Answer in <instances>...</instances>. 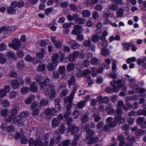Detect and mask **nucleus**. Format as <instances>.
I'll use <instances>...</instances> for the list:
<instances>
[{
  "instance_id": "nucleus-48",
  "label": "nucleus",
  "mask_w": 146,
  "mask_h": 146,
  "mask_svg": "<svg viewBox=\"0 0 146 146\" xmlns=\"http://www.w3.org/2000/svg\"><path fill=\"white\" fill-rule=\"evenodd\" d=\"M56 66L54 65L52 63H50L48 65L47 68L49 70L51 71L55 69Z\"/></svg>"
},
{
  "instance_id": "nucleus-53",
  "label": "nucleus",
  "mask_w": 146,
  "mask_h": 146,
  "mask_svg": "<svg viewBox=\"0 0 146 146\" xmlns=\"http://www.w3.org/2000/svg\"><path fill=\"white\" fill-rule=\"evenodd\" d=\"M9 102L6 99H4L2 101V104L4 107H8L9 105Z\"/></svg>"
},
{
  "instance_id": "nucleus-29",
  "label": "nucleus",
  "mask_w": 146,
  "mask_h": 146,
  "mask_svg": "<svg viewBox=\"0 0 146 146\" xmlns=\"http://www.w3.org/2000/svg\"><path fill=\"white\" fill-rule=\"evenodd\" d=\"M101 53L103 55L106 56L110 55V52L108 49L103 48L101 50Z\"/></svg>"
},
{
  "instance_id": "nucleus-56",
  "label": "nucleus",
  "mask_w": 146,
  "mask_h": 146,
  "mask_svg": "<svg viewBox=\"0 0 146 146\" xmlns=\"http://www.w3.org/2000/svg\"><path fill=\"white\" fill-rule=\"evenodd\" d=\"M92 17L94 19H97L98 18L99 15L98 12L96 11H94L92 12Z\"/></svg>"
},
{
  "instance_id": "nucleus-61",
  "label": "nucleus",
  "mask_w": 146,
  "mask_h": 146,
  "mask_svg": "<svg viewBox=\"0 0 146 146\" xmlns=\"http://www.w3.org/2000/svg\"><path fill=\"white\" fill-rule=\"evenodd\" d=\"M104 125L103 121H100L96 125L97 128L98 129H100L102 128Z\"/></svg>"
},
{
  "instance_id": "nucleus-42",
  "label": "nucleus",
  "mask_w": 146,
  "mask_h": 146,
  "mask_svg": "<svg viewBox=\"0 0 146 146\" xmlns=\"http://www.w3.org/2000/svg\"><path fill=\"white\" fill-rule=\"evenodd\" d=\"M46 66L43 64H40L37 68V70L39 71L43 72L45 69Z\"/></svg>"
},
{
  "instance_id": "nucleus-5",
  "label": "nucleus",
  "mask_w": 146,
  "mask_h": 146,
  "mask_svg": "<svg viewBox=\"0 0 146 146\" xmlns=\"http://www.w3.org/2000/svg\"><path fill=\"white\" fill-rule=\"evenodd\" d=\"M21 44L20 41L19 39L14 38L12 41V43L9 44V46L12 47L15 50H18L21 47Z\"/></svg>"
},
{
  "instance_id": "nucleus-12",
  "label": "nucleus",
  "mask_w": 146,
  "mask_h": 146,
  "mask_svg": "<svg viewBox=\"0 0 146 146\" xmlns=\"http://www.w3.org/2000/svg\"><path fill=\"white\" fill-rule=\"evenodd\" d=\"M68 43L71 45V48L74 49L78 48L80 46L79 44L74 40H70L68 41Z\"/></svg>"
},
{
  "instance_id": "nucleus-62",
  "label": "nucleus",
  "mask_w": 146,
  "mask_h": 146,
  "mask_svg": "<svg viewBox=\"0 0 146 146\" xmlns=\"http://www.w3.org/2000/svg\"><path fill=\"white\" fill-rule=\"evenodd\" d=\"M80 113L79 111L76 110H74L72 115L73 116H74V118H75L78 117L79 116Z\"/></svg>"
},
{
  "instance_id": "nucleus-19",
  "label": "nucleus",
  "mask_w": 146,
  "mask_h": 146,
  "mask_svg": "<svg viewBox=\"0 0 146 146\" xmlns=\"http://www.w3.org/2000/svg\"><path fill=\"white\" fill-rule=\"evenodd\" d=\"M124 9L120 7L117 12L116 17L118 18L122 17L124 15Z\"/></svg>"
},
{
  "instance_id": "nucleus-7",
  "label": "nucleus",
  "mask_w": 146,
  "mask_h": 146,
  "mask_svg": "<svg viewBox=\"0 0 146 146\" xmlns=\"http://www.w3.org/2000/svg\"><path fill=\"white\" fill-rule=\"evenodd\" d=\"M45 114L47 115H55L56 113L54 108H52L51 109L49 108H47L45 111Z\"/></svg>"
},
{
  "instance_id": "nucleus-33",
  "label": "nucleus",
  "mask_w": 146,
  "mask_h": 146,
  "mask_svg": "<svg viewBox=\"0 0 146 146\" xmlns=\"http://www.w3.org/2000/svg\"><path fill=\"white\" fill-rule=\"evenodd\" d=\"M83 16L85 17H89L91 15V13L88 10H85L82 13Z\"/></svg>"
},
{
  "instance_id": "nucleus-58",
  "label": "nucleus",
  "mask_w": 146,
  "mask_h": 146,
  "mask_svg": "<svg viewBox=\"0 0 146 146\" xmlns=\"http://www.w3.org/2000/svg\"><path fill=\"white\" fill-rule=\"evenodd\" d=\"M134 89L136 91L138 92L141 93L145 92V90L144 88H141L137 86L134 88Z\"/></svg>"
},
{
  "instance_id": "nucleus-45",
  "label": "nucleus",
  "mask_w": 146,
  "mask_h": 146,
  "mask_svg": "<svg viewBox=\"0 0 146 146\" xmlns=\"http://www.w3.org/2000/svg\"><path fill=\"white\" fill-rule=\"evenodd\" d=\"M135 138L133 137H132L129 139V142L127 143L125 146H132L133 145V141L135 140Z\"/></svg>"
},
{
  "instance_id": "nucleus-37",
  "label": "nucleus",
  "mask_w": 146,
  "mask_h": 146,
  "mask_svg": "<svg viewBox=\"0 0 146 146\" xmlns=\"http://www.w3.org/2000/svg\"><path fill=\"white\" fill-rule=\"evenodd\" d=\"M118 7L115 4H113L110 5L108 6V8L112 11H116L118 9Z\"/></svg>"
},
{
  "instance_id": "nucleus-13",
  "label": "nucleus",
  "mask_w": 146,
  "mask_h": 146,
  "mask_svg": "<svg viewBox=\"0 0 146 146\" xmlns=\"http://www.w3.org/2000/svg\"><path fill=\"white\" fill-rule=\"evenodd\" d=\"M22 117L20 115L17 116L13 119L14 122L17 123L20 126L23 125V122L22 121Z\"/></svg>"
},
{
  "instance_id": "nucleus-28",
  "label": "nucleus",
  "mask_w": 146,
  "mask_h": 146,
  "mask_svg": "<svg viewBox=\"0 0 146 146\" xmlns=\"http://www.w3.org/2000/svg\"><path fill=\"white\" fill-rule=\"evenodd\" d=\"M98 138L97 137L92 138L87 141L88 144H92L96 143L98 141Z\"/></svg>"
},
{
  "instance_id": "nucleus-31",
  "label": "nucleus",
  "mask_w": 146,
  "mask_h": 146,
  "mask_svg": "<svg viewBox=\"0 0 146 146\" xmlns=\"http://www.w3.org/2000/svg\"><path fill=\"white\" fill-rule=\"evenodd\" d=\"M17 29V27L16 26L11 27H7L6 31V34H10L11 33L13 32Z\"/></svg>"
},
{
  "instance_id": "nucleus-18",
  "label": "nucleus",
  "mask_w": 146,
  "mask_h": 146,
  "mask_svg": "<svg viewBox=\"0 0 146 146\" xmlns=\"http://www.w3.org/2000/svg\"><path fill=\"white\" fill-rule=\"evenodd\" d=\"M38 84L35 82L32 84L30 86V90L33 92H36L37 90Z\"/></svg>"
},
{
  "instance_id": "nucleus-32",
  "label": "nucleus",
  "mask_w": 146,
  "mask_h": 146,
  "mask_svg": "<svg viewBox=\"0 0 146 146\" xmlns=\"http://www.w3.org/2000/svg\"><path fill=\"white\" fill-rule=\"evenodd\" d=\"M91 39L92 42L96 43L100 40V37L97 35L94 34L92 36Z\"/></svg>"
},
{
  "instance_id": "nucleus-30",
  "label": "nucleus",
  "mask_w": 146,
  "mask_h": 146,
  "mask_svg": "<svg viewBox=\"0 0 146 146\" xmlns=\"http://www.w3.org/2000/svg\"><path fill=\"white\" fill-rule=\"evenodd\" d=\"M137 100L138 98L137 95H133L127 97L126 98V101L127 102H129L130 100Z\"/></svg>"
},
{
  "instance_id": "nucleus-47",
  "label": "nucleus",
  "mask_w": 146,
  "mask_h": 146,
  "mask_svg": "<svg viewBox=\"0 0 146 146\" xmlns=\"http://www.w3.org/2000/svg\"><path fill=\"white\" fill-rule=\"evenodd\" d=\"M29 91V88L27 87H24L21 90V92L23 94H25Z\"/></svg>"
},
{
  "instance_id": "nucleus-64",
  "label": "nucleus",
  "mask_w": 146,
  "mask_h": 146,
  "mask_svg": "<svg viewBox=\"0 0 146 146\" xmlns=\"http://www.w3.org/2000/svg\"><path fill=\"white\" fill-rule=\"evenodd\" d=\"M118 107L122 108H124V104L123 101L122 100H119L117 104Z\"/></svg>"
},
{
  "instance_id": "nucleus-6",
  "label": "nucleus",
  "mask_w": 146,
  "mask_h": 146,
  "mask_svg": "<svg viewBox=\"0 0 146 146\" xmlns=\"http://www.w3.org/2000/svg\"><path fill=\"white\" fill-rule=\"evenodd\" d=\"M74 28V29L72 31V33L73 35H77L80 33H82L84 31L82 27L80 25H75Z\"/></svg>"
},
{
  "instance_id": "nucleus-60",
  "label": "nucleus",
  "mask_w": 146,
  "mask_h": 146,
  "mask_svg": "<svg viewBox=\"0 0 146 146\" xmlns=\"http://www.w3.org/2000/svg\"><path fill=\"white\" fill-rule=\"evenodd\" d=\"M35 78L36 81L39 82L43 79V77L41 75H37L35 76Z\"/></svg>"
},
{
  "instance_id": "nucleus-14",
  "label": "nucleus",
  "mask_w": 146,
  "mask_h": 146,
  "mask_svg": "<svg viewBox=\"0 0 146 146\" xmlns=\"http://www.w3.org/2000/svg\"><path fill=\"white\" fill-rule=\"evenodd\" d=\"M115 120L119 124H122L125 121V119L122 117L121 115H117L115 117Z\"/></svg>"
},
{
  "instance_id": "nucleus-27",
  "label": "nucleus",
  "mask_w": 146,
  "mask_h": 146,
  "mask_svg": "<svg viewBox=\"0 0 146 146\" xmlns=\"http://www.w3.org/2000/svg\"><path fill=\"white\" fill-rule=\"evenodd\" d=\"M86 132L87 133L86 135V137L85 139V140H88L89 138H90L92 136L94 135L95 133L92 130H88Z\"/></svg>"
},
{
  "instance_id": "nucleus-1",
  "label": "nucleus",
  "mask_w": 146,
  "mask_h": 146,
  "mask_svg": "<svg viewBox=\"0 0 146 146\" xmlns=\"http://www.w3.org/2000/svg\"><path fill=\"white\" fill-rule=\"evenodd\" d=\"M41 89L45 91V94L48 95L51 100H52L55 96L56 91L54 89V86L51 84L50 79L48 78H46L44 82L40 83V84Z\"/></svg>"
},
{
  "instance_id": "nucleus-15",
  "label": "nucleus",
  "mask_w": 146,
  "mask_h": 146,
  "mask_svg": "<svg viewBox=\"0 0 146 146\" xmlns=\"http://www.w3.org/2000/svg\"><path fill=\"white\" fill-rule=\"evenodd\" d=\"M106 110L107 113L109 114H112L114 113V109L112 108V106L110 104H108L106 106Z\"/></svg>"
},
{
  "instance_id": "nucleus-24",
  "label": "nucleus",
  "mask_w": 146,
  "mask_h": 146,
  "mask_svg": "<svg viewBox=\"0 0 146 146\" xmlns=\"http://www.w3.org/2000/svg\"><path fill=\"white\" fill-rule=\"evenodd\" d=\"M7 57L14 60H16L17 58L16 57L15 53L11 51H9L7 52Z\"/></svg>"
},
{
  "instance_id": "nucleus-8",
  "label": "nucleus",
  "mask_w": 146,
  "mask_h": 146,
  "mask_svg": "<svg viewBox=\"0 0 146 146\" xmlns=\"http://www.w3.org/2000/svg\"><path fill=\"white\" fill-rule=\"evenodd\" d=\"M145 117H139L137 118V124L140 125L141 127L142 128H143V125H144L145 121Z\"/></svg>"
},
{
  "instance_id": "nucleus-54",
  "label": "nucleus",
  "mask_w": 146,
  "mask_h": 146,
  "mask_svg": "<svg viewBox=\"0 0 146 146\" xmlns=\"http://www.w3.org/2000/svg\"><path fill=\"white\" fill-rule=\"evenodd\" d=\"M132 108V106L130 103H128L126 104L124 107V110L125 111L130 110Z\"/></svg>"
},
{
  "instance_id": "nucleus-36",
  "label": "nucleus",
  "mask_w": 146,
  "mask_h": 146,
  "mask_svg": "<svg viewBox=\"0 0 146 146\" xmlns=\"http://www.w3.org/2000/svg\"><path fill=\"white\" fill-rule=\"evenodd\" d=\"M75 82V78L74 76H72L70 77L68 81V85L69 86H70L72 85H74Z\"/></svg>"
},
{
  "instance_id": "nucleus-57",
  "label": "nucleus",
  "mask_w": 146,
  "mask_h": 146,
  "mask_svg": "<svg viewBox=\"0 0 146 146\" xmlns=\"http://www.w3.org/2000/svg\"><path fill=\"white\" fill-rule=\"evenodd\" d=\"M7 95V93L5 91L4 89H0V97H4Z\"/></svg>"
},
{
  "instance_id": "nucleus-52",
  "label": "nucleus",
  "mask_w": 146,
  "mask_h": 146,
  "mask_svg": "<svg viewBox=\"0 0 146 146\" xmlns=\"http://www.w3.org/2000/svg\"><path fill=\"white\" fill-rule=\"evenodd\" d=\"M7 48V46L5 43L2 42L0 44V51H3Z\"/></svg>"
},
{
  "instance_id": "nucleus-20",
  "label": "nucleus",
  "mask_w": 146,
  "mask_h": 146,
  "mask_svg": "<svg viewBox=\"0 0 146 146\" xmlns=\"http://www.w3.org/2000/svg\"><path fill=\"white\" fill-rule=\"evenodd\" d=\"M59 123V120L57 118H54L52 120V125L53 127L55 128L58 126Z\"/></svg>"
},
{
  "instance_id": "nucleus-2",
  "label": "nucleus",
  "mask_w": 146,
  "mask_h": 146,
  "mask_svg": "<svg viewBox=\"0 0 146 146\" xmlns=\"http://www.w3.org/2000/svg\"><path fill=\"white\" fill-rule=\"evenodd\" d=\"M110 85L112 88L109 86L106 89V92L109 93L119 92L121 88L125 86V83L124 81L119 79L117 81L113 80L111 81Z\"/></svg>"
},
{
  "instance_id": "nucleus-10",
  "label": "nucleus",
  "mask_w": 146,
  "mask_h": 146,
  "mask_svg": "<svg viewBox=\"0 0 146 146\" xmlns=\"http://www.w3.org/2000/svg\"><path fill=\"white\" fill-rule=\"evenodd\" d=\"M24 3L23 1H21L18 2L15 1L12 2L11 3V6L14 8H15L17 7H22L24 5Z\"/></svg>"
},
{
  "instance_id": "nucleus-34",
  "label": "nucleus",
  "mask_w": 146,
  "mask_h": 146,
  "mask_svg": "<svg viewBox=\"0 0 146 146\" xmlns=\"http://www.w3.org/2000/svg\"><path fill=\"white\" fill-rule=\"evenodd\" d=\"M100 39L102 41H104L103 43H102V45L104 47L107 46L108 42L107 41L105 40L106 37L102 35L100 37Z\"/></svg>"
},
{
  "instance_id": "nucleus-11",
  "label": "nucleus",
  "mask_w": 146,
  "mask_h": 146,
  "mask_svg": "<svg viewBox=\"0 0 146 146\" xmlns=\"http://www.w3.org/2000/svg\"><path fill=\"white\" fill-rule=\"evenodd\" d=\"M59 73L62 76V77L65 78L66 77L65 67L64 66H60L58 69Z\"/></svg>"
},
{
  "instance_id": "nucleus-50",
  "label": "nucleus",
  "mask_w": 146,
  "mask_h": 146,
  "mask_svg": "<svg viewBox=\"0 0 146 146\" xmlns=\"http://www.w3.org/2000/svg\"><path fill=\"white\" fill-rule=\"evenodd\" d=\"M16 54L18 57L21 58L23 56L24 53L23 51L18 50L16 53Z\"/></svg>"
},
{
  "instance_id": "nucleus-3",
  "label": "nucleus",
  "mask_w": 146,
  "mask_h": 146,
  "mask_svg": "<svg viewBox=\"0 0 146 146\" xmlns=\"http://www.w3.org/2000/svg\"><path fill=\"white\" fill-rule=\"evenodd\" d=\"M77 88L74 86L73 87L72 92L70 93L69 96L64 98V102L65 103H68L66 106V108L67 111H70L71 109L72 102L74 98V96L75 93L76 91Z\"/></svg>"
},
{
  "instance_id": "nucleus-55",
  "label": "nucleus",
  "mask_w": 146,
  "mask_h": 146,
  "mask_svg": "<svg viewBox=\"0 0 146 146\" xmlns=\"http://www.w3.org/2000/svg\"><path fill=\"white\" fill-rule=\"evenodd\" d=\"M8 113V110L7 109H4L0 111V114L2 116H5Z\"/></svg>"
},
{
  "instance_id": "nucleus-17",
  "label": "nucleus",
  "mask_w": 146,
  "mask_h": 146,
  "mask_svg": "<svg viewBox=\"0 0 146 146\" xmlns=\"http://www.w3.org/2000/svg\"><path fill=\"white\" fill-rule=\"evenodd\" d=\"M66 129V127L64 124L61 125L59 129L55 131V133L62 134L64 133Z\"/></svg>"
},
{
  "instance_id": "nucleus-51",
  "label": "nucleus",
  "mask_w": 146,
  "mask_h": 146,
  "mask_svg": "<svg viewBox=\"0 0 146 146\" xmlns=\"http://www.w3.org/2000/svg\"><path fill=\"white\" fill-rule=\"evenodd\" d=\"M91 44L90 40L89 38L88 40L84 41L83 43V45L86 47H89Z\"/></svg>"
},
{
  "instance_id": "nucleus-38",
  "label": "nucleus",
  "mask_w": 146,
  "mask_h": 146,
  "mask_svg": "<svg viewBox=\"0 0 146 146\" xmlns=\"http://www.w3.org/2000/svg\"><path fill=\"white\" fill-rule=\"evenodd\" d=\"M86 103V102L84 101L79 102L77 105V107L79 109H82L85 106Z\"/></svg>"
},
{
  "instance_id": "nucleus-9",
  "label": "nucleus",
  "mask_w": 146,
  "mask_h": 146,
  "mask_svg": "<svg viewBox=\"0 0 146 146\" xmlns=\"http://www.w3.org/2000/svg\"><path fill=\"white\" fill-rule=\"evenodd\" d=\"M143 108L144 109L140 110L138 111L136 113L137 115H143L146 116V104H144L143 105Z\"/></svg>"
},
{
  "instance_id": "nucleus-23",
  "label": "nucleus",
  "mask_w": 146,
  "mask_h": 146,
  "mask_svg": "<svg viewBox=\"0 0 146 146\" xmlns=\"http://www.w3.org/2000/svg\"><path fill=\"white\" fill-rule=\"evenodd\" d=\"M7 10L8 13L11 15L15 14L16 11V9L11 6L8 7Z\"/></svg>"
},
{
  "instance_id": "nucleus-22",
  "label": "nucleus",
  "mask_w": 146,
  "mask_h": 146,
  "mask_svg": "<svg viewBox=\"0 0 146 146\" xmlns=\"http://www.w3.org/2000/svg\"><path fill=\"white\" fill-rule=\"evenodd\" d=\"M78 15L77 14H74L72 16L70 15H68L67 16V18L69 21H75L76 20L77 18L78 17Z\"/></svg>"
},
{
  "instance_id": "nucleus-4",
  "label": "nucleus",
  "mask_w": 146,
  "mask_h": 146,
  "mask_svg": "<svg viewBox=\"0 0 146 146\" xmlns=\"http://www.w3.org/2000/svg\"><path fill=\"white\" fill-rule=\"evenodd\" d=\"M79 129L78 127L76 126L73 124L69 125L67 129L68 132H70L71 134L75 136V139L77 140H78L81 134V132L79 131Z\"/></svg>"
},
{
  "instance_id": "nucleus-44",
  "label": "nucleus",
  "mask_w": 146,
  "mask_h": 146,
  "mask_svg": "<svg viewBox=\"0 0 146 146\" xmlns=\"http://www.w3.org/2000/svg\"><path fill=\"white\" fill-rule=\"evenodd\" d=\"M48 100L46 99H42L40 102V105L42 106H45L48 104Z\"/></svg>"
},
{
  "instance_id": "nucleus-63",
  "label": "nucleus",
  "mask_w": 146,
  "mask_h": 146,
  "mask_svg": "<svg viewBox=\"0 0 146 146\" xmlns=\"http://www.w3.org/2000/svg\"><path fill=\"white\" fill-rule=\"evenodd\" d=\"M39 110L37 109H33L32 114L34 116L37 115L39 113Z\"/></svg>"
},
{
  "instance_id": "nucleus-41",
  "label": "nucleus",
  "mask_w": 146,
  "mask_h": 146,
  "mask_svg": "<svg viewBox=\"0 0 146 146\" xmlns=\"http://www.w3.org/2000/svg\"><path fill=\"white\" fill-rule=\"evenodd\" d=\"M146 62V56L142 58H139L137 60V62L138 65H140L142 63Z\"/></svg>"
},
{
  "instance_id": "nucleus-25",
  "label": "nucleus",
  "mask_w": 146,
  "mask_h": 146,
  "mask_svg": "<svg viewBox=\"0 0 146 146\" xmlns=\"http://www.w3.org/2000/svg\"><path fill=\"white\" fill-rule=\"evenodd\" d=\"M35 98L34 96H30L27 97L25 100V102L27 104H29L32 101L34 100Z\"/></svg>"
},
{
  "instance_id": "nucleus-26",
  "label": "nucleus",
  "mask_w": 146,
  "mask_h": 146,
  "mask_svg": "<svg viewBox=\"0 0 146 146\" xmlns=\"http://www.w3.org/2000/svg\"><path fill=\"white\" fill-rule=\"evenodd\" d=\"M146 134V131L142 129H137L136 131L135 134L137 136H140Z\"/></svg>"
},
{
  "instance_id": "nucleus-39",
  "label": "nucleus",
  "mask_w": 146,
  "mask_h": 146,
  "mask_svg": "<svg viewBox=\"0 0 146 146\" xmlns=\"http://www.w3.org/2000/svg\"><path fill=\"white\" fill-rule=\"evenodd\" d=\"M86 22L85 20L82 18L79 17L78 15L76 20V22L79 23L80 24H82Z\"/></svg>"
},
{
  "instance_id": "nucleus-49",
  "label": "nucleus",
  "mask_w": 146,
  "mask_h": 146,
  "mask_svg": "<svg viewBox=\"0 0 146 146\" xmlns=\"http://www.w3.org/2000/svg\"><path fill=\"white\" fill-rule=\"evenodd\" d=\"M48 41L47 40H42L39 42V45L42 47L45 46H46L48 43Z\"/></svg>"
},
{
  "instance_id": "nucleus-59",
  "label": "nucleus",
  "mask_w": 146,
  "mask_h": 146,
  "mask_svg": "<svg viewBox=\"0 0 146 146\" xmlns=\"http://www.w3.org/2000/svg\"><path fill=\"white\" fill-rule=\"evenodd\" d=\"M70 143V141L66 140L64 142H61L60 144V146H68Z\"/></svg>"
},
{
  "instance_id": "nucleus-40",
  "label": "nucleus",
  "mask_w": 146,
  "mask_h": 146,
  "mask_svg": "<svg viewBox=\"0 0 146 146\" xmlns=\"http://www.w3.org/2000/svg\"><path fill=\"white\" fill-rule=\"evenodd\" d=\"M82 122L84 123H85L88 121L89 119V117L88 115L87 114L84 115L81 118Z\"/></svg>"
},
{
  "instance_id": "nucleus-43",
  "label": "nucleus",
  "mask_w": 146,
  "mask_h": 146,
  "mask_svg": "<svg viewBox=\"0 0 146 146\" xmlns=\"http://www.w3.org/2000/svg\"><path fill=\"white\" fill-rule=\"evenodd\" d=\"M90 62L91 64L95 65L98 63L99 61L97 58L93 57L91 59Z\"/></svg>"
},
{
  "instance_id": "nucleus-21",
  "label": "nucleus",
  "mask_w": 146,
  "mask_h": 146,
  "mask_svg": "<svg viewBox=\"0 0 146 146\" xmlns=\"http://www.w3.org/2000/svg\"><path fill=\"white\" fill-rule=\"evenodd\" d=\"M11 84L12 87L15 89L18 88L19 86L18 83L16 80H12L11 82Z\"/></svg>"
},
{
  "instance_id": "nucleus-16",
  "label": "nucleus",
  "mask_w": 146,
  "mask_h": 146,
  "mask_svg": "<svg viewBox=\"0 0 146 146\" xmlns=\"http://www.w3.org/2000/svg\"><path fill=\"white\" fill-rule=\"evenodd\" d=\"M59 56L56 54H54L52 57V61L54 64V65L57 66L58 64V60L59 59Z\"/></svg>"
},
{
  "instance_id": "nucleus-35",
  "label": "nucleus",
  "mask_w": 146,
  "mask_h": 146,
  "mask_svg": "<svg viewBox=\"0 0 146 146\" xmlns=\"http://www.w3.org/2000/svg\"><path fill=\"white\" fill-rule=\"evenodd\" d=\"M43 144L40 139L37 138L35 140L34 146H43Z\"/></svg>"
},
{
  "instance_id": "nucleus-46",
  "label": "nucleus",
  "mask_w": 146,
  "mask_h": 146,
  "mask_svg": "<svg viewBox=\"0 0 146 146\" xmlns=\"http://www.w3.org/2000/svg\"><path fill=\"white\" fill-rule=\"evenodd\" d=\"M74 64L73 63H71L67 66V70L68 71H71L74 69Z\"/></svg>"
}]
</instances>
